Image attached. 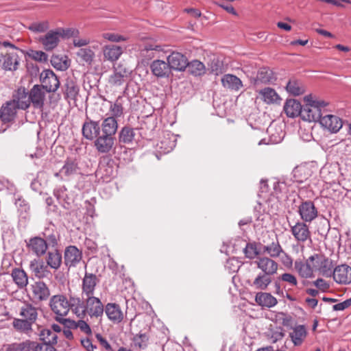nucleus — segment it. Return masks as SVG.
<instances>
[{"instance_id": "nucleus-37", "label": "nucleus", "mask_w": 351, "mask_h": 351, "mask_svg": "<svg viewBox=\"0 0 351 351\" xmlns=\"http://www.w3.org/2000/svg\"><path fill=\"white\" fill-rule=\"evenodd\" d=\"M122 53V48L115 45H107L103 49L104 59L112 62L117 61Z\"/></svg>"}, {"instance_id": "nucleus-46", "label": "nucleus", "mask_w": 351, "mask_h": 351, "mask_svg": "<svg viewBox=\"0 0 351 351\" xmlns=\"http://www.w3.org/2000/svg\"><path fill=\"white\" fill-rule=\"evenodd\" d=\"M311 176L310 169L306 166L296 167L293 170V176L294 181L298 183H302L307 180Z\"/></svg>"}, {"instance_id": "nucleus-10", "label": "nucleus", "mask_w": 351, "mask_h": 351, "mask_svg": "<svg viewBox=\"0 0 351 351\" xmlns=\"http://www.w3.org/2000/svg\"><path fill=\"white\" fill-rule=\"evenodd\" d=\"M82 136L87 140H95L100 134L99 122L86 118L82 128Z\"/></svg>"}, {"instance_id": "nucleus-3", "label": "nucleus", "mask_w": 351, "mask_h": 351, "mask_svg": "<svg viewBox=\"0 0 351 351\" xmlns=\"http://www.w3.org/2000/svg\"><path fill=\"white\" fill-rule=\"evenodd\" d=\"M309 261H313L314 271L325 278L332 277L335 267L331 259L324 254L315 253L309 256Z\"/></svg>"}, {"instance_id": "nucleus-26", "label": "nucleus", "mask_w": 351, "mask_h": 351, "mask_svg": "<svg viewBox=\"0 0 351 351\" xmlns=\"http://www.w3.org/2000/svg\"><path fill=\"white\" fill-rule=\"evenodd\" d=\"M97 283V276L95 274L86 272L82 280V295L85 296L93 295Z\"/></svg>"}, {"instance_id": "nucleus-44", "label": "nucleus", "mask_w": 351, "mask_h": 351, "mask_svg": "<svg viewBox=\"0 0 351 351\" xmlns=\"http://www.w3.org/2000/svg\"><path fill=\"white\" fill-rule=\"evenodd\" d=\"M66 191L67 189L64 186H60L53 190V195L65 209H69L71 202L66 194Z\"/></svg>"}, {"instance_id": "nucleus-56", "label": "nucleus", "mask_w": 351, "mask_h": 351, "mask_svg": "<svg viewBox=\"0 0 351 351\" xmlns=\"http://www.w3.org/2000/svg\"><path fill=\"white\" fill-rule=\"evenodd\" d=\"M69 324V328H79L82 332L86 335L91 334V329L89 325L84 320H79L77 322L69 319L66 322Z\"/></svg>"}, {"instance_id": "nucleus-42", "label": "nucleus", "mask_w": 351, "mask_h": 351, "mask_svg": "<svg viewBox=\"0 0 351 351\" xmlns=\"http://www.w3.org/2000/svg\"><path fill=\"white\" fill-rule=\"evenodd\" d=\"M19 315L23 317V319L33 324L36 322L38 317L37 308L31 304L25 303L21 308Z\"/></svg>"}, {"instance_id": "nucleus-24", "label": "nucleus", "mask_w": 351, "mask_h": 351, "mask_svg": "<svg viewBox=\"0 0 351 351\" xmlns=\"http://www.w3.org/2000/svg\"><path fill=\"white\" fill-rule=\"evenodd\" d=\"M68 300L69 311L71 310L77 317L84 318L85 317V300H83L77 295L69 294Z\"/></svg>"}, {"instance_id": "nucleus-19", "label": "nucleus", "mask_w": 351, "mask_h": 351, "mask_svg": "<svg viewBox=\"0 0 351 351\" xmlns=\"http://www.w3.org/2000/svg\"><path fill=\"white\" fill-rule=\"evenodd\" d=\"M294 268L298 275L302 278H311L314 277V267L313 261H309V257L305 262L298 259L294 263Z\"/></svg>"}, {"instance_id": "nucleus-28", "label": "nucleus", "mask_w": 351, "mask_h": 351, "mask_svg": "<svg viewBox=\"0 0 351 351\" xmlns=\"http://www.w3.org/2000/svg\"><path fill=\"white\" fill-rule=\"evenodd\" d=\"M302 106L298 100L290 99L286 101L283 108L288 117L294 118L302 116Z\"/></svg>"}, {"instance_id": "nucleus-39", "label": "nucleus", "mask_w": 351, "mask_h": 351, "mask_svg": "<svg viewBox=\"0 0 351 351\" xmlns=\"http://www.w3.org/2000/svg\"><path fill=\"white\" fill-rule=\"evenodd\" d=\"M276 80L274 72L268 68H261L256 75L255 84H272Z\"/></svg>"}, {"instance_id": "nucleus-18", "label": "nucleus", "mask_w": 351, "mask_h": 351, "mask_svg": "<svg viewBox=\"0 0 351 351\" xmlns=\"http://www.w3.org/2000/svg\"><path fill=\"white\" fill-rule=\"evenodd\" d=\"M150 69L154 75L157 77H169L171 73L169 64L164 60H155L150 64Z\"/></svg>"}, {"instance_id": "nucleus-23", "label": "nucleus", "mask_w": 351, "mask_h": 351, "mask_svg": "<svg viewBox=\"0 0 351 351\" xmlns=\"http://www.w3.org/2000/svg\"><path fill=\"white\" fill-rule=\"evenodd\" d=\"M176 145V137L170 132L164 134L162 138L157 143V151L160 154H167L171 152Z\"/></svg>"}, {"instance_id": "nucleus-59", "label": "nucleus", "mask_w": 351, "mask_h": 351, "mask_svg": "<svg viewBox=\"0 0 351 351\" xmlns=\"http://www.w3.org/2000/svg\"><path fill=\"white\" fill-rule=\"evenodd\" d=\"M241 266V262L233 257L227 260L225 268L229 273H235L239 271Z\"/></svg>"}, {"instance_id": "nucleus-48", "label": "nucleus", "mask_w": 351, "mask_h": 351, "mask_svg": "<svg viewBox=\"0 0 351 351\" xmlns=\"http://www.w3.org/2000/svg\"><path fill=\"white\" fill-rule=\"evenodd\" d=\"M258 93L263 101L267 104H273L280 99L276 90L269 87L261 89Z\"/></svg>"}, {"instance_id": "nucleus-51", "label": "nucleus", "mask_w": 351, "mask_h": 351, "mask_svg": "<svg viewBox=\"0 0 351 351\" xmlns=\"http://www.w3.org/2000/svg\"><path fill=\"white\" fill-rule=\"evenodd\" d=\"M186 68H188L189 72L195 76H200L204 74L206 71L204 64L197 60H193L191 62H188Z\"/></svg>"}, {"instance_id": "nucleus-36", "label": "nucleus", "mask_w": 351, "mask_h": 351, "mask_svg": "<svg viewBox=\"0 0 351 351\" xmlns=\"http://www.w3.org/2000/svg\"><path fill=\"white\" fill-rule=\"evenodd\" d=\"M221 83L223 87L235 91H238L243 86L242 81L232 74L224 75L221 78Z\"/></svg>"}, {"instance_id": "nucleus-13", "label": "nucleus", "mask_w": 351, "mask_h": 351, "mask_svg": "<svg viewBox=\"0 0 351 351\" xmlns=\"http://www.w3.org/2000/svg\"><path fill=\"white\" fill-rule=\"evenodd\" d=\"M64 264L68 267H75L82 258V252L75 245H69L64 250Z\"/></svg>"}, {"instance_id": "nucleus-43", "label": "nucleus", "mask_w": 351, "mask_h": 351, "mask_svg": "<svg viewBox=\"0 0 351 351\" xmlns=\"http://www.w3.org/2000/svg\"><path fill=\"white\" fill-rule=\"evenodd\" d=\"M62 262V254L58 250H55L47 253L46 257V265H47V267H50L51 269H58L61 266Z\"/></svg>"}, {"instance_id": "nucleus-4", "label": "nucleus", "mask_w": 351, "mask_h": 351, "mask_svg": "<svg viewBox=\"0 0 351 351\" xmlns=\"http://www.w3.org/2000/svg\"><path fill=\"white\" fill-rule=\"evenodd\" d=\"M104 308L100 299L91 296L85 298V316L88 315L90 317H99L104 314Z\"/></svg>"}, {"instance_id": "nucleus-40", "label": "nucleus", "mask_w": 351, "mask_h": 351, "mask_svg": "<svg viewBox=\"0 0 351 351\" xmlns=\"http://www.w3.org/2000/svg\"><path fill=\"white\" fill-rule=\"evenodd\" d=\"M263 253H266L269 256V258L280 257L281 253L283 252V249L279 243L278 239L276 237V240L271 243L263 246Z\"/></svg>"}, {"instance_id": "nucleus-11", "label": "nucleus", "mask_w": 351, "mask_h": 351, "mask_svg": "<svg viewBox=\"0 0 351 351\" xmlns=\"http://www.w3.org/2000/svg\"><path fill=\"white\" fill-rule=\"evenodd\" d=\"M29 93L30 104L34 108L43 110L46 95L43 88L36 84L32 88Z\"/></svg>"}, {"instance_id": "nucleus-27", "label": "nucleus", "mask_w": 351, "mask_h": 351, "mask_svg": "<svg viewBox=\"0 0 351 351\" xmlns=\"http://www.w3.org/2000/svg\"><path fill=\"white\" fill-rule=\"evenodd\" d=\"M115 171L112 164L110 162H101L96 171V176L99 178L104 182H108L114 177Z\"/></svg>"}, {"instance_id": "nucleus-21", "label": "nucleus", "mask_w": 351, "mask_h": 351, "mask_svg": "<svg viewBox=\"0 0 351 351\" xmlns=\"http://www.w3.org/2000/svg\"><path fill=\"white\" fill-rule=\"evenodd\" d=\"M167 62L171 70L184 71L188 65V60L185 56L179 52H172L167 57Z\"/></svg>"}, {"instance_id": "nucleus-22", "label": "nucleus", "mask_w": 351, "mask_h": 351, "mask_svg": "<svg viewBox=\"0 0 351 351\" xmlns=\"http://www.w3.org/2000/svg\"><path fill=\"white\" fill-rule=\"evenodd\" d=\"M27 245L29 250L32 252L37 256L44 255L48 248L47 241L39 237L31 238L27 242Z\"/></svg>"}, {"instance_id": "nucleus-14", "label": "nucleus", "mask_w": 351, "mask_h": 351, "mask_svg": "<svg viewBox=\"0 0 351 351\" xmlns=\"http://www.w3.org/2000/svg\"><path fill=\"white\" fill-rule=\"evenodd\" d=\"M267 132L269 136V140L267 141L265 138H263L259 141L258 145L278 144L285 137V132L281 125L271 124L267 128Z\"/></svg>"}, {"instance_id": "nucleus-62", "label": "nucleus", "mask_w": 351, "mask_h": 351, "mask_svg": "<svg viewBox=\"0 0 351 351\" xmlns=\"http://www.w3.org/2000/svg\"><path fill=\"white\" fill-rule=\"evenodd\" d=\"M34 346L32 350L33 351H56L55 348L53 346V344L51 343H38L34 341Z\"/></svg>"}, {"instance_id": "nucleus-20", "label": "nucleus", "mask_w": 351, "mask_h": 351, "mask_svg": "<svg viewBox=\"0 0 351 351\" xmlns=\"http://www.w3.org/2000/svg\"><path fill=\"white\" fill-rule=\"evenodd\" d=\"M60 38V33L57 29L50 30L40 37L39 42L43 45L45 50L51 51L58 46Z\"/></svg>"}, {"instance_id": "nucleus-2", "label": "nucleus", "mask_w": 351, "mask_h": 351, "mask_svg": "<svg viewBox=\"0 0 351 351\" xmlns=\"http://www.w3.org/2000/svg\"><path fill=\"white\" fill-rule=\"evenodd\" d=\"M51 311L56 315V319L62 324H66L69 319L64 318L69 312L68 298L64 294H57L51 297L49 302Z\"/></svg>"}, {"instance_id": "nucleus-61", "label": "nucleus", "mask_w": 351, "mask_h": 351, "mask_svg": "<svg viewBox=\"0 0 351 351\" xmlns=\"http://www.w3.org/2000/svg\"><path fill=\"white\" fill-rule=\"evenodd\" d=\"M48 21L33 23L29 27V29L34 32H44L49 29Z\"/></svg>"}, {"instance_id": "nucleus-54", "label": "nucleus", "mask_w": 351, "mask_h": 351, "mask_svg": "<svg viewBox=\"0 0 351 351\" xmlns=\"http://www.w3.org/2000/svg\"><path fill=\"white\" fill-rule=\"evenodd\" d=\"M161 47L158 45L146 43L141 49V56L147 60H151L154 57V51H160Z\"/></svg>"}, {"instance_id": "nucleus-12", "label": "nucleus", "mask_w": 351, "mask_h": 351, "mask_svg": "<svg viewBox=\"0 0 351 351\" xmlns=\"http://www.w3.org/2000/svg\"><path fill=\"white\" fill-rule=\"evenodd\" d=\"M332 277L338 284H350L351 282V267L346 264L338 265L335 267Z\"/></svg>"}, {"instance_id": "nucleus-32", "label": "nucleus", "mask_w": 351, "mask_h": 351, "mask_svg": "<svg viewBox=\"0 0 351 351\" xmlns=\"http://www.w3.org/2000/svg\"><path fill=\"white\" fill-rule=\"evenodd\" d=\"M34 298L38 301L46 300L50 295V291L47 285L41 281L32 285Z\"/></svg>"}, {"instance_id": "nucleus-38", "label": "nucleus", "mask_w": 351, "mask_h": 351, "mask_svg": "<svg viewBox=\"0 0 351 351\" xmlns=\"http://www.w3.org/2000/svg\"><path fill=\"white\" fill-rule=\"evenodd\" d=\"M255 301L260 306L267 308H271L276 305L277 299L271 295V293L266 292H260L256 293Z\"/></svg>"}, {"instance_id": "nucleus-57", "label": "nucleus", "mask_w": 351, "mask_h": 351, "mask_svg": "<svg viewBox=\"0 0 351 351\" xmlns=\"http://www.w3.org/2000/svg\"><path fill=\"white\" fill-rule=\"evenodd\" d=\"M32 323L25 319H15L13 321L14 327L22 332H27L32 330Z\"/></svg>"}, {"instance_id": "nucleus-52", "label": "nucleus", "mask_w": 351, "mask_h": 351, "mask_svg": "<svg viewBox=\"0 0 351 351\" xmlns=\"http://www.w3.org/2000/svg\"><path fill=\"white\" fill-rule=\"evenodd\" d=\"M76 55L81 61L90 64L95 58V52L90 48H80L77 52Z\"/></svg>"}, {"instance_id": "nucleus-35", "label": "nucleus", "mask_w": 351, "mask_h": 351, "mask_svg": "<svg viewBox=\"0 0 351 351\" xmlns=\"http://www.w3.org/2000/svg\"><path fill=\"white\" fill-rule=\"evenodd\" d=\"M61 173H63L65 180H70L80 173V169L75 160H67L61 168Z\"/></svg>"}, {"instance_id": "nucleus-5", "label": "nucleus", "mask_w": 351, "mask_h": 351, "mask_svg": "<svg viewBox=\"0 0 351 351\" xmlns=\"http://www.w3.org/2000/svg\"><path fill=\"white\" fill-rule=\"evenodd\" d=\"M298 212L301 219L304 222H311L318 215L317 208L314 202L311 200L302 201L298 206Z\"/></svg>"}, {"instance_id": "nucleus-34", "label": "nucleus", "mask_w": 351, "mask_h": 351, "mask_svg": "<svg viewBox=\"0 0 351 351\" xmlns=\"http://www.w3.org/2000/svg\"><path fill=\"white\" fill-rule=\"evenodd\" d=\"M272 276L260 272L250 285L255 289L265 291L267 289L268 286L271 283Z\"/></svg>"}, {"instance_id": "nucleus-6", "label": "nucleus", "mask_w": 351, "mask_h": 351, "mask_svg": "<svg viewBox=\"0 0 351 351\" xmlns=\"http://www.w3.org/2000/svg\"><path fill=\"white\" fill-rule=\"evenodd\" d=\"M42 83L40 85L46 92H55L60 86V82L56 75L49 69L44 70L40 75Z\"/></svg>"}, {"instance_id": "nucleus-9", "label": "nucleus", "mask_w": 351, "mask_h": 351, "mask_svg": "<svg viewBox=\"0 0 351 351\" xmlns=\"http://www.w3.org/2000/svg\"><path fill=\"white\" fill-rule=\"evenodd\" d=\"M254 263L263 274L274 276L277 273L278 264L267 256L258 257Z\"/></svg>"}, {"instance_id": "nucleus-16", "label": "nucleus", "mask_w": 351, "mask_h": 351, "mask_svg": "<svg viewBox=\"0 0 351 351\" xmlns=\"http://www.w3.org/2000/svg\"><path fill=\"white\" fill-rule=\"evenodd\" d=\"M319 123L322 127L332 133L337 132L343 126L342 120L339 117L325 113L322 116Z\"/></svg>"}, {"instance_id": "nucleus-58", "label": "nucleus", "mask_w": 351, "mask_h": 351, "mask_svg": "<svg viewBox=\"0 0 351 351\" xmlns=\"http://www.w3.org/2000/svg\"><path fill=\"white\" fill-rule=\"evenodd\" d=\"M245 247L243 249V252L245 254L246 258L250 259L254 258L259 252L257 250L256 244L255 243H245Z\"/></svg>"}, {"instance_id": "nucleus-41", "label": "nucleus", "mask_w": 351, "mask_h": 351, "mask_svg": "<svg viewBox=\"0 0 351 351\" xmlns=\"http://www.w3.org/2000/svg\"><path fill=\"white\" fill-rule=\"evenodd\" d=\"M109 112H110V117H114V119H117L123 115L124 99L123 97L119 96L114 101H109Z\"/></svg>"}, {"instance_id": "nucleus-30", "label": "nucleus", "mask_w": 351, "mask_h": 351, "mask_svg": "<svg viewBox=\"0 0 351 351\" xmlns=\"http://www.w3.org/2000/svg\"><path fill=\"white\" fill-rule=\"evenodd\" d=\"M17 109L19 108L15 106L14 101L11 100L7 101L1 108L0 118L1 121L3 123H9L14 120Z\"/></svg>"}, {"instance_id": "nucleus-50", "label": "nucleus", "mask_w": 351, "mask_h": 351, "mask_svg": "<svg viewBox=\"0 0 351 351\" xmlns=\"http://www.w3.org/2000/svg\"><path fill=\"white\" fill-rule=\"evenodd\" d=\"M127 77L128 71L125 69L119 71L116 69L114 73L110 76L109 82L113 86H119L125 82Z\"/></svg>"}, {"instance_id": "nucleus-7", "label": "nucleus", "mask_w": 351, "mask_h": 351, "mask_svg": "<svg viewBox=\"0 0 351 351\" xmlns=\"http://www.w3.org/2000/svg\"><path fill=\"white\" fill-rule=\"evenodd\" d=\"M306 223L303 221H298L291 226V232L298 243H304L308 241L311 242V234Z\"/></svg>"}, {"instance_id": "nucleus-49", "label": "nucleus", "mask_w": 351, "mask_h": 351, "mask_svg": "<svg viewBox=\"0 0 351 351\" xmlns=\"http://www.w3.org/2000/svg\"><path fill=\"white\" fill-rule=\"evenodd\" d=\"M34 346V341L26 340L21 343H14L8 345L5 348V351H32Z\"/></svg>"}, {"instance_id": "nucleus-15", "label": "nucleus", "mask_w": 351, "mask_h": 351, "mask_svg": "<svg viewBox=\"0 0 351 351\" xmlns=\"http://www.w3.org/2000/svg\"><path fill=\"white\" fill-rule=\"evenodd\" d=\"M19 60L17 52H5L4 54H1L0 64L4 70L14 71L18 69Z\"/></svg>"}, {"instance_id": "nucleus-53", "label": "nucleus", "mask_w": 351, "mask_h": 351, "mask_svg": "<svg viewBox=\"0 0 351 351\" xmlns=\"http://www.w3.org/2000/svg\"><path fill=\"white\" fill-rule=\"evenodd\" d=\"M40 339L45 343H57L58 336L53 331L49 328H43L40 332Z\"/></svg>"}, {"instance_id": "nucleus-29", "label": "nucleus", "mask_w": 351, "mask_h": 351, "mask_svg": "<svg viewBox=\"0 0 351 351\" xmlns=\"http://www.w3.org/2000/svg\"><path fill=\"white\" fill-rule=\"evenodd\" d=\"M289 336L295 346L302 344L307 336V330L304 325H298L292 328Z\"/></svg>"}, {"instance_id": "nucleus-64", "label": "nucleus", "mask_w": 351, "mask_h": 351, "mask_svg": "<svg viewBox=\"0 0 351 351\" xmlns=\"http://www.w3.org/2000/svg\"><path fill=\"white\" fill-rule=\"evenodd\" d=\"M29 56L39 62H46L47 60V55L41 51H32L29 53Z\"/></svg>"}, {"instance_id": "nucleus-25", "label": "nucleus", "mask_w": 351, "mask_h": 351, "mask_svg": "<svg viewBox=\"0 0 351 351\" xmlns=\"http://www.w3.org/2000/svg\"><path fill=\"white\" fill-rule=\"evenodd\" d=\"M100 125V134L115 137L118 130V122L114 117H107L101 119Z\"/></svg>"}, {"instance_id": "nucleus-8", "label": "nucleus", "mask_w": 351, "mask_h": 351, "mask_svg": "<svg viewBox=\"0 0 351 351\" xmlns=\"http://www.w3.org/2000/svg\"><path fill=\"white\" fill-rule=\"evenodd\" d=\"M115 141V137L100 134L95 139L94 146L99 153L108 154L113 149Z\"/></svg>"}, {"instance_id": "nucleus-1", "label": "nucleus", "mask_w": 351, "mask_h": 351, "mask_svg": "<svg viewBox=\"0 0 351 351\" xmlns=\"http://www.w3.org/2000/svg\"><path fill=\"white\" fill-rule=\"evenodd\" d=\"M304 101L305 104L302 106L301 118L308 122L319 121L325 113L328 103L322 100H315L311 95L305 96Z\"/></svg>"}, {"instance_id": "nucleus-17", "label": "nucleus", "mask_w": 351, "mask_h": 351, "mask_svg": "<svg viewBox=\"0 0 351 351\" xmlns=\"http://www.w3.org/2000/svg\"><path fill=\"white\" fill-rule=\"evenodd\" d=\"M29 99V91L24 87H21L14 93L11 101H14V104L19 109L26 110L31 105Z\"/></svg>"}, {"instance_id": "nucleus-60", "label": "nucleus", "mask_w": 351, "mask_h": 351, "mask_svg": "<svg viewBox=\"0 0 351 351\" xmlns=\"http://www.w3.org/2000/svg\"><path fill=\"white\" fill-rule=\"evenodd\" d=\"M78 93V88L73 82H68L65 84L64 95L66 98L74 99Z\"/></svg>"}, {"instance_id": "nucleus-31", "label": "nucleus", "mask_w": 351, "mask_h": 351, "mask_svg": "<svg viewBox=\"0 0 351 351\" xmlns=\"http://www.w3.org/2000/svg\"><path fill=\"white\" fill-rule=\"evenodd\" d=\"M108 318L114 323H120L123 319V314L120 306L115 303H108L104 308Z\"/></svg>"}, {"instance_id": "nucleus-33", "label": "nucleus", "mask_w": 351, "mask_h": 351, "mask_svg": "<svg viewBox=\"0 0 351 351\" xmlns=\"http://www.w3.org/2000/svg\"><path fill=\"white\" fill-rule=\"evenodd\" d=\"M29 268L38 278H47L51 275L47 265H45L42 261L34 260L31 261Z\"/></svg>"}, {"instance_id": "nucleus-45", "label": "nucleus", "mask_w": 351, "mask_h": 351, "mask_svg": "<svg viewBox=\"0 0 351 351\" xmlns=\"http://www.w3.org/2000/svg\"><path fill=\"white\" fill-rule=\"evenodd\" d=\"M134 129L130 126H124L119 132V142L121 144H131L134 139Z\"/></svg>"}, {"instance_id": "nucleus-55", "label": "nucleus", "mask_w": 351, "mask_h": 351, "mask_svg": "<svg viewBox=\"0 0 351 351\" xmlns=\"http://www.w3.org/2000/svg\"><path fill=\"white\" fill-rule=\"evenodd\" d=\"M286 88L289 93L295 96L300 95L304 91L303 87L300 86V82L294 80H291L289 81Z\"/></svg>"}, {"instance_id": "nucleus-47", "label": "nucleus", "mask_w": 351, "mask_h": 351, "mask_svg": "<svg viewBox=\"0 0 351 351\" xmlns=\"http://www.w3.org/2000/svg\"><path fill=\"white\" fill-rule=\"evenodd\" d=\"M12 276L14 282L17 286L22 289L27 286L28 283V277L24 270L21 269H14L12 271Z\"/></svg>"}, {"instance_id": "nucleus-63", "label": "nucleus", "mask_w": 351, "mask_h": 351, "mask_svg": "<svg viewBox=\"0 0 351 351\" xmlns=\"http://www.w3.org/2000/svg\"><path fill=\"white\" fill-rule=\"evenodd\" d=\"M280 279L287 282L291 287H296L298 285V280L296 277L290 273H284L280 276Z\"/></svg>"}]
</instances>
